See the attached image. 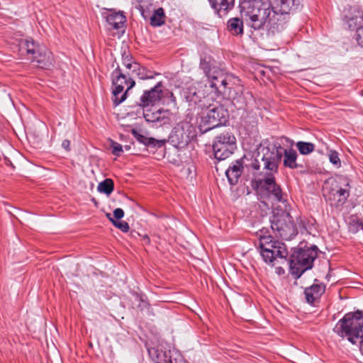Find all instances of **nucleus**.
Listing matches in <instances>:
<instances>
[{"label":"nucleus","mask_w":363,"mask_h":363,"mask_svg":"<svg viewBox=\"0 0 363 363\" xmlns=\"http://www.w3.org/2000/svg\"><path fill=\"white\" fill-rule=\"evenodd\" d=\"M239 7L242 16L255 30L267 26L272 33L281 30L284 18L272 7L270 0H240Z\"/></svg>","instance_id":"obj_2"},{"label":"nucleus","mask_w":363,"mask_h":363,"mask_svg":"<svg viewBox=\"0 0 363 363\" xmlns=\"http://www.w3.org/2000/svg\"><path fill=\"white\" fill-rule=\"evenodd\" d=\"M136 299H137V301L143 303L145 306L147 305V303L143 300L141 296L136 295Z\"/></svg>","instance_id":"obj_41"},{"label":"nucleus","mask_w":363,"mask_h":363,"mask_svg":"<svg viewBox=\"0 0 363 363\" xmlns=\"http://www.w3.org/2000/svg\"><path fill=\"white\" fill-rule=\"evenodd\" d=\"M228 29L233 35H240L243 33V23L239 18H233L228 20Z\"/></svg>","instance_id":"obj_25"},{"label":"nucleus","mask_w":363,"mask_h":363,"mask_svg":"<svg viewBox=\"0 0 363 363\" xmlns=\"http://www.w3.org/2000/svg\"><path fill=\"white\" fill-rule=\"evenodd\" d=\"M211 8L220 17L226 15L235 5V0H208Z\"/></svg>","instance_id":"obj_18"},{"label":"nucleus","mask_w":363,"mask_h":363,"mask_svg":"<svg viewBox=\"0 0 363 363\" xmlns=\"http://www.w3.org/2000/svg\"><path fill=\"white\" fill-rule=\"evenodd\" d=\"M334 332L338 335L347 337L352 344H359V350L363 354V313L357 311L347 313L335 325Z\"/></svg>","instance_id":"obj_3"},{"label":"nucleus","mask_w":363,"mask_h":363,"mask_svg":"<svg viewBox=\"0 0 363 363\" xmlns=\"http://www.w3.org/2000/svg\"><path fill=\"white\" fill-rule=\"evenodd\" d=\"M355 40L357 44L363 48V26L357 29Z\"/></svg>","instance_id":"obj_33"},{"label":"nucleus","mask_w":363,"mask_h":363,"mask_svg":"<svg viewBox=\"0 0 363 363\" xmlns=\"http://www.w3.org/2000/svg\"><path fill=\"white\" fill-rule=\"evenodd\" d=\"M296 147L302 155H308L314 150V145L311 143L299 141L296 143Z\"/></svg>","instance_id":"obj_28"},{"label":"nucleus","mask_w":363,"mask_h":363,"mask_svg":"<svg viewBox=\"0 0 363 363\" xmlns=\"http://www.w3.org/2000/svg\"><path fill=\"white\" fill-rule=\"evenodd\" d=\"M260 254L263 260L271 266L287 264L288 251L286 245L271 235H259Z\"/></svg>","instance_id":"obj_4"},{"label":"nucleus","mask_w":363,"mask_h":363,"mask_svg":"<svg viewBox=\"0 0 363 363\" xmlns=\"http://www.w3.org/2000/svg\"><path fill=\"white\" fill-rule=\"evenodd\" d=\"M174 363H187L185 361H182V359L177 360L176 358H174Z\"/></svg>","instance_id":"obj_42"},{"label":"nucleus","mask_w":363,"mask_h":363,"mask_svg":"<svg viewBox=\"0 0 363 363\" xmlns=\"http://www.w3.org/2000/svg\"><path fill=\"white\" fill-rule=\"evenodd\" d=\"M236 138L229 132L217 135L213 141L214 157L218 160H224L229 157L236 149Z\"/></svg>","instance_id":"obj_10"},{"label":"nucleus","mask_w":363,"mask_h":363,"mask_svg":"<svg viewBox=\"0 0 363 363\" xmlns=\"http://www.w3.org/2000/svg\"><path fill=\"white\" fill-rule=\"evenodd\" d=\"M317 247L299 249L294 253L289 260L291 274L297 279L303 272L313 267V262L317 257Z\"/></svg>","instance_id":"obj_5"},{"label":"nucleus","mask_w":363,"mask_h":363,"mask_svg":"<svg viewBox=\"0 0 363 363\" xmlns=\"http://www.w3.org/2000/svg\"><path fill=\"white\" fill-rule=\"evenodd\" d=\"M107 217L113 223V225L120 229L122 232L127 233L129 230L130 227L127 222L123 220H116L113 218L111 217V215L108 213L107 214Z\"/></svg>","instance_id":"obj_29"},{"label":"nucleus","mask_w":363,"mask_h":363,"mask_svg":"<svg viewBox=\"0 0 363 363\" xmlns=\"http://www.w3.org/2000/svg\"><path fill=\"white\" fill-rule=\"evenodd\" d=\"M275 267V271H276V273L279 275H283L285 272L284 268L281 266H274Z\"/></svg>","instance_id":"obj_38"},{"label":"nucleus","mask_w":363,"mask_h":363,"mask_svg":"<svg viewBox=\"0 0 363 363\" xmlns=\"http://www.w3.org/2000/svg\"><path fill=\"white\" fill-rule=\"evenodd\" d=\"M336 185L331 190L336 205H342L350 196V180L345 177H339L335 181Z\"/></svg>","instance_id":"obj_12"},{"label":"nucleus","mask_w":363,"mask_h":363,"mask_svg":"<svg viewBox=\"0 0 363 363\" xmlns=\"http://www.w3.org/2000/svg\"><path fill=\"white\" fill-rule=\"evenodd\" d=\"M165 14L162 8L156 9L150 18V25L154 27H159L165 23Z\"/></svg>","instance_id":"obj_26"},{"label":"nucleus","mask_w":363,"mask_h":363,"mask_svg":"<svg viewBox=\"0 0 363 363\" xmlns=\"http://www.w3.org/2000/svg\"><path fill=\"white\" fill-rule=\"evenodd\" d=\"M325 286L322 283H314L305 289L304 294L308 303H313L325 292Z\"/></svg>","instance_id":"obj_17"},{"label":"nucleus","mask_w":363,"mask_h":363,"mask_svg":"<svg viewBox=\"0 0 363 363\" xmlns=\"http://www.w3.org/2000/svg\"><path fill=\"white\" fill-rule=\"evenodd\" d=\"M107 23L113 29H119L125 22V16L121 13H112L106 16Z\"/></svg>","instance_id":"obj_23"},{"label":"nucleus","mask_w":363,"mask_h":363,"mask_svg":"<svg viewBox=\"0 0 363 363\" xmlns=\"http://www.w3.org/2000/svg\"><path fill=\"white\" fill-rule=\"evenodd\" d=\"M352 222L351 221V225H352ZM353 225L350 226V228H352ZM355 228V226H354V229Z\"/></svg>","instance_id":"obj_43"},{"label":"nucleus","mask_w":363,"mask_h":363,"mask_svg":"<svg viewBox=\"0 0 363 363\" xmlns=\"http://www.w3.org/2000/svg\"><path fill=\"white\" fill-rule=\"evenodd\" d=\"M31 60L35 62L37 66L43 69H50L53 66L54 59L51 52L41 49L34 55Z\"/></svg>","instance_id":"obj_16"},{"label":"nucleus","mask_w":363,"mask_h":363,"mask_svg":"<svg viewBox=\"0 0 363 363\" xmlns=\"http://www.w3.org/2000/svg\"><path fill=\"white\" fill-rule=\"evenodd\" d=\"M279 4L277 6L279 7V15H281L284 18L285 23L286 21V15L289 14L291 11H294L297 10L300 5V0H277Z\"/></svg>","instance_id":"obj_19"},{"label":"nucleus","mask_w":363,"mask_h":363,"mask_svg":"<svg viewBox=\"0 0 363 363\" xmlns=\"http://www.w3.org/2000/svg\"><path fill=\"white\" fill-rule=\"evenodd\" d=\"M211 80L210 86L215 89L216 91L220 94H226V89L228 85L227 79L223 77L221 71L220 70L219 74H212L211 78H208Z\"/></svg>","instance_id":"obj_20"},{"label":"nucleus","mask_w":363,"mask_h":363,"mask_svg":"<svg viewBox=\"0 0 363 363\" xmlns=\"http://www.w3.org/2000/svg\"><path fill=\"white\" fill-rule=\"evenodd\" d=\"M143 116L147 122L158 123L160 125L169 124L172 113L169 110L143 108Z\"/></svg>","instance_id":"obj_14"},{"label":"nucleus","mask_w":363,"mask_h":363,"mask_svg":"<svg viewBox=\"0 0 363 363\" xmlns=\"http://www.w3.org/2000/svg\"><path fill=\"white\" fill-rule=\"evenodd\" d=\"M167 94L169 96V99L172 103L176 104V97L174 96L172 92L167 91Z\"/></svg>","instance_id":"obj_39"},{"label":"nucleus","mask_w":363,"mask_h":363,"mask_svg":"<svg viewBox=\"0 0 363 363\" xmlns=\"http://www.w3.org/2000/svg\"><path fill=\"white\" fill-rule=\"evenodd\" d=\"M328 158L330 162L337 168H340L341 167V160L340 159L339 153L337 151L330 150L328 152Z\"/></svg>","instance_id":"obj_30"},{"label":"nucleus","mask_w":363,"mask_h":363,"mask_svg":"<svg viewBox=\"0 0 363 363\" xmlns=\"http://www.w3.org/2000/svg\"><path fill=\"white\" fill-rule=\"evenodd\" d=\"M114 189V184L111 179H106L100 182L97 186L99 191L110 195Z\"/></svg>","instance_id":"obj_27"},{"label":"nucleus","mask_w":363,"mask_h":363,"mask_svg":"<svg viewBox=\"0 0 363 363\" xmlns=\"http://www.w3.org/2000/svg\"><path fill=\"white\" fill-rule=\"evenodd\" d=\"M352 225L355 226L354 229H352L354 231H357L359 229H363V220H359L358 218H352Z\"/></svg>","instance_id":"obj_35"},{"label":"nucleus","mask_w":363,"mask_h":363,"mask_svg":"<svg viewBox=\"0 0 363 363\" xmlns=\"http://www.w3.org/2000/svg\"><path fill=\"white\" fill-rule=\"evenodd\" d=\"M202 105L204 109L201 113L200 125L205 127V131L225 124L228 111L223 105L218 103L210 104L207 101H203Z\"/></svg>","instance_id":"obj_6"},{"label":"nucleus","mask_w":363,"mask_h":363,"mask_svg":"<svg viewBox=\"0 0 363 363\" xmlns=\"http://www.w3.org/2000/svg\"><path fill=\"white\" fill-rule=\"evenodd\" d=\"M123 216H124V212L122 208H118L113 211V217H114L115 220H119V219L122 218L123 217Z\"/></svg>","instance_id":"obj_36"},{"label":"nucleus","mask_w":363,"mask_h":363,"mask_svg":"<svg viewBox=\"0 0 363 363\" xmlns=\"http://www.w3.org/2000/svg\"><path fill=\"white\" fill-rule=\"evenodd\" d=\"M123 68H121V72L126 77H138L140 79H148L154 78V73L148 70L140 64L132 60L128 55L123 57Z\"/></svg>","instance_id":"obj_11"},{"label":"nucleus","mask_w":363,"mask_h":363,"mask_svg":"<svg viewBox=\"0 0 363 363\" xmlns=\"http://www.w3.org/2000/svg\"><path fill=\"white\" fill-rule=\"evenodd\" d=\"M200 67L208 78H211L212 74L220 73V69L214 65L213 60L209 56L201 59Z\"/></svg>","instance_id":"obj_21"},{"label":"nucleus","mask_w":363,"mask_h":363,"mask_svg":"<svg viewBox=\"0 0 363 363\" xmlns=\"http://www.w3.org/2000/svg\"><path fill=\"white\" fill-rule=\"evenodd\" d=\"M62 146L66 150H69L70 141L69 140H64L62 143Z\"/></svg>","instance_id":"obj_37"},{"label":"nucleus","mask_w":363,"mask_h":363,"mask_svg":"<svg viewBox=\"0 0 363 363\" xmlns=\"http://www.w3.org/2000/svg\"><path fill=\"white\" fill-rule=\"evenodd\" d=\"M112 153L114 155L120 156L123 152L122 145L116 142H112L111 143Z\"/></svg>","instance_id":"obj_34"},{"label":"nucleus","mask_w":363,"mask_h":363,"mask_svg":"<svg viewBox=\"0 0 363 363\" xmlns=\"http://www.w3.org/2000/svg\"><path fill=\"white\" fill-rule=\"evenodd\" d=\"M131 133L138 142H140V143H143L145 145H147V140H148L147 137L142 135L141 133H140L138 131H137L135 129H133Z\"/></svg>","instance_id":"obj_32"},{"label":"nucleus","mask_w":363,"mask_h":363,"mask_svg":"<svg viewBox=\"0 0 363 363\" xmlns=\"http://www.w3.org/2000/svg\"><path fill=\"white\" fill-rule=\"evenodd\" d=\"M142 240L144 242L145 244H149L150 242V238L148 237L147 235H145L143 236L142 238Z\"/></svg>","instance_id":"obj_40"},{"label":"nucleus","mask_w":363,"mask_h":363,"mask_svg":"<svg viewBox=\"0 0 363 363\" xmlns=\"http://www.w3.org/2000/svg\"><path fill=\"white\" fill-rule=\"evenodd\" d=\"M166 143V140H157L153 138H148L147 146H151L154 147H162Z\"/></svg>","instance_id":"obj_31"},{"label":"nucleus","mask_w":363,"mask_h":363,"mask_svg":"<svg viewBox=\"0 0 363 363\" xmlns=\"http://www.w3.org/2000/svg\"><path fill=\"white\" fill-rule=\"evenodd\" d=\"M284 156L283 164L285 167L296 169L298 154L292 148L284 149L281 146L271 150L268 147H262L250 167L255 172V182L257 186L266 191L269 196L281 203L286 201V195L282 192L280 186L276 182L275 174L278 172L279 164Z\"/></svg>","instance_id":"obj_1"},{"label":"nucleus","mask_w":363,"mask_h":363,"mask_svg":"<svg viewBox=\"0 0 363 363\" xmlns=\"http://www.w3.org/2000/svg\"><path fill=\"white\" fill-rule=\"evenodd\" d=\"M196 136V128L187 118L178 123L169 135V140L177 147H184Z\"/></svg>","instance_id":"obj_9"},{"label":"nucleus","mask_w":363,"mask_h":363,"mask_svg":"<svg viewBox=\"0 0 363 363\" xmlns=\"http://www.w3.org/2000/svg\"><path fill=\"white\" fill-rule=\"evenodd\" d=\"M242 166L241 162L236 160L235 162L226 170L225 174L230 184H235L237 182L238 179L242 174Z\"/></svg>","instance_id":"obj_22"},{"label":"nucleus","mask_w":363,"mask_h":363,"mask_svg":"<svg viewBox=\"0 0 363 363\" xmlns=\"http://www.w3.org/2000/svg\"><path fill=\"white\" fill-rule=\"evenodd\" d=\"M162 83L158 82L150 90L145 91L140 96L139 105L143 108L153 106L156 103L159 102L164 96L162 91Z\"/></svg>","instance_id":"obj_13"},{"label":"nucleus","mask_w":363,"mask_h":363,"mask_svg":"<svg viewBox=\"0 0 363 363\" xmlns=\"http://www.w3.org/2000/svg\"><path fill=\"white\" fill-rule=\"evenodd\" d=\"M112 81V100L114 106L123 102L128 96V91L135 86V82L132 77H126L118 66L111 73Z\"/></svg>","instance_id":"obj_8"},{"label":"nucleus","mask_w":363,"mask_h":363,"mask_svg":"<svg viewBox=\"0 0 363 363\" xmlns=\"http://www.w3.org/2000/svg\"><path fill=\"white\" fill-rule=\"evenodd\" d=\"M20 48L22 51H26L30 59L40 51L41 48L38 45H36L33 40H24L20 44Z\"/></svg>","instance_id":"obj_24"},{"label":"nucleus","mask_w":363,"mask_h":363,"mask_svg":"<svg viewBox=\"0 0 363 363\" xmlns=\"http://www.w3.org/2000/svg\"><path fill=\"white\" fill-rule=\"evenodd\" d=\"M271 228L279 236L291 240L297 235L298 230L291 215L285 211L277 210L270 218Z\"/></svg>","instance_id":"obj_7"},{"label":"nucleus","mask_w":363,"mask_h":363,"mask_svg":"<svg viewBox=\"0 0 363 363\" xmlns=\"http://www.w3.org/2000/svg\"><path fill=\"white\" fill-rule=\"evenodd\" d=\"M148 353L155 363H174L171 351L164 350L161 346H157L148 349Z\"/></svg>","instance_id":"obj_15"}]
</instances>
